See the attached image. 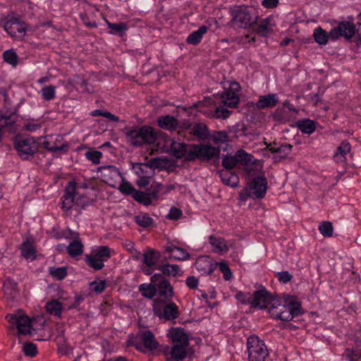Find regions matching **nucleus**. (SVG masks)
<instances>
[{
  "instance_id": "nucleus-1",
  "label": "nucleus",
  "mask_w": 361,
  "mask_h": 361,
  "mask_svg": "<svg viewBox=\"0 0 361 361\" xmlns=\"http://www.w3.org/2000/svg\"><path fill=\"white\" fill-rule=\"evenodd\" d=\"M169 152L173 157L187 162H195L197 160L207 162L214 160L215 166L219 164L220 149L209 144H190L173 140Z\"/></svg>"
},
{
  "instance_id": "nucleus-2",
  "label": "nucleus",
  "mask_w": 361,
  "mask_h": 361,
  "mask_svg": "<svg viewBox=\"0 0 361 361\" xmlns=\"http://www.w3.org/2000/svg\"><path fill=\"white\" fill-rule=\"evenodd\" d=\"M355 26L353 23L350 21H341L338 26L331 29L328 34L321 27H317L314 30L313 37L317 43L320 45L326 44L329 38L336 40L340 37H343L345 39L350 40L355 36Z\"/></svg>"
},
{
  "instance_id": "nucleus-3",
  "label": "nucleus",
  "mask_w": 361,
  "mask_h": 361,
  "mask_svg": "<svg viewBox=\"0 0 361 361\" xmlns=\"http://www.w3.org/2000/svg\"><path fill=\"white\" fill-rule=\"evenodd\" d=\"M125 130L126 139L133 147L151 145L154 143L157 139V132L149 126H135Z\"/></svg>"
},
{
  "instance_id": "nucleus-4",
  "label": "nucleus",
  "mask_w": 361,
  "mask_h": 361,
  "mask_svg": "<svg viewBox=\"0 0 361 361\" xmlns=\"http://www.w3.org/2000/svg\"><path fill=\"white\" fill-rule=\"evenodd\" d=\"M230 13L232 25L242 29H252L259 20V16L245 6H234L231 8Z\"/></svg>"
},
{
  "instance_id": "nucleus-5",
  "label": "nucleus",
  "mask_w": 361,
  "mask_h": 361,
  "mask_svg": "<svg viewBox=\"0 0 361 361\" xmlns=\"http://www.w3.org/2000/svg\"><path fill=\"white\" fill-rule=\"evenodd\" d=\"M1 23L3 24L5 31L13 38H23L25 35L26 24L20 20L18 14L8 13L1 18Z\"/></svg>"
},
{
  "instance_id": "nucleus-6",
  "label": "nucleus",
  "mask_w": 361,
  "mask_h": 361,
  "mask_svg": "<svg viewBox=\"0 0 361 361\" xmlns=\"http://www.w3.org/2000/svg\"><path fill=\"white\" fill-rule=\"evenodd\" d=\"M249 361H265L268 350L263 341L255 335L250 336L247 341Z\"/></svg>"
},
{
  "instance_id": "nucleus-7",
  "label": "nucleus",
  "mask_w": 361,
  "mask_h": 361,
  "mask_svg": "<svg viewBox=\"0 0 361 361\" xmlns=\"http://www.w3.org/2000/svg\"><path fill=\"white\" fill-rule=\"evenodd\" d=\"M132 345H133L138 351L146 353L158 348L159 344L156 340L153 333L149 330H147L140 334V341H133L132 343Z\"/></svg>"
},
{
  "instance_id": "nucleus-8",
  "label": "nucleus",
  "mask_w": 361,
  "mask_h": 361,
  "mask_svg": "<svg viewBox=\"0 0 361 361\" xmlns=\"http://www.w3.org/2000/svg\"><path fill=\"white\" fill-rule=\"evenodd\" d=\"M15 148L23 159L33 157L37 151V145L32 137L18 138L15 141Z\"/></svg>"
},
{
  "instance_id": "nucleus-9",
  "label": "nucleus",
  "mask_w": 361,
  "mask_h": 361,
  "mask_svg": "<svg viewBox=\"0 0 361 361\" xmlns=\"http://www.w3.org/2000/svg\"><path fill=\"white\" fill-rule=\"evenodd\" d=\"M267 180L264 176L255 177L247 185L246 190L249 191L248 196L254 198H263L267 190Z\"/></svg>"
},
{
  "instance_id": "nucleus-10",
  "label": "nucleus",
  "mask_w": 361,
  "mask_h": 361,
  "mask_svg": "<svg viewBox=\"0 0 361 361\" xmlns=\"http://www.w3.org/2000/svg\"><path fill=\"white\" fill-rule=\"evenodd\" d=\"M240 90V85L237 82H230L229 88L221 95V102L229 108L235 107L240 101L237 94Z\"/></svg>"
},
{
  "instance_id": "nucleus-11",
  "label": "nucleus",
  "mask_w": 361,
  "mask_h": 361,
  "mask_svg": "<svg viewBox=\"0 0 361 361\" xmlns=\"http://www.w3.org/2000/svg\"><path fill=\"white\" fill-rule=\"evenodd\" d=\"M282 314L279 319L288 322L295 317H298L303 314L300 302L295 299L290 301H285V306L282 307Z\"/></svg>"
},
{
  "instance_id": "nucleus-12",
  "label": "nucleus",
  "mask_w": 361,
  "mask_h": 361,
  "mask_svg": "<svg viewBox=\"0 0 361 361\" xmlns=\"http://www.w3.org/2000/svg\"><path fill=\"white\" fill-rule=\"evenodd\" d=\"M274 297L265 289L255 290L252 295V307L267 309Z\"/></svg>"
},
{
  "instance_id": "nucleus-13",
  "label": "nucleus",
  "mask_w": 361,
  "mask_h": 361,
  "mask_svg": "<svg viewBox=\"0 0 361 361\" xmlns=\"http://www.w3.org/2000/svg\"><path fill=\"white\" fill-rule=\"evenodd\" d=\"M102 180L111 187H114L116 180L121 176L117 168L112 165L102 166L98 168Z\"/></svg>"
},
{
  "instance_id": "nucleus-14",
  "label": "nucleus",
  "mask_w": 361,
  "mask_h": 361,
  "mask_svg": "<svg viewBox=\"0 0 361 361\" xmlns=\"http://www.w3.org/2000/svg\"><path fill=\"white\" fill-rule=\"evenodd\" d=\"M195 267L202 274L211 275L216 269L217 262L208 257H200L195 262Z\"/></svg>"
},
{
  "instance_id": "nucleus-15",
  "label": "nucleus",
  "mask_w": 361,
  "mask_h": 361,
  "mask_svg": "<svg viewBox=\"0 0 361 361\" xmlns=\"http://www.w3.org/2000/svg\"><path fill=\"white\" fill-rule=\"evenodd\" d=\"M189 345L174 344L171 349V357L167 361H181L184 360L188 353Z\"/></svg>"
},
{
  "instance_id": "nucleus-16",
  "label": "nucleus",
  "mask_w": 361,
  "mask_h": 361,
  "mask_svg": "<svg viewBox=\"0 0 361 361\" xmlns=\"http://www.w3.org/2000/svg\"><path fill=\"white\" fill-rule=\"evenodd\" d=\"M168 336L174 344L190 345L189 336L181 328H173L169 331Z\"/></svg>"
},
{
  "instance_id": "nucleus-17",
  "label": "nucleus",
  "mask_w": 361,
  "mask_h": 361,
  "mask_svg": "<svg viewBox=\"0 0 361 361\" xmlns=\"http://www.w3.org/2000/svg\"><path fill=\"white\" fill-rule=\"evenodd\" d=\"M190 134L200 140H207L211 137L207 126L202 122L195 123Z\"/></svg>"
},
{
  "instance_id": "nucleus-18",
  "label": "nucleus",
  "mask_w": 361,
  "mask_h": 361,
  "mask_svg": "<svg viewBox=\"0 0 361 361\" xmlns=\"http://www.w3.org/2000/svg\"><path fill=\"white\" fill-rule=\"evenodd\" d=\"M271 21V18H266L259 21L257 20L255 26L252 27V30L258 35L266 37L269 33L272 32Z\"/></svg>"
},
{
  "instance_id": "nucleus-19",
  "label": "nucleus",
  "mask_w": 361,
  "mask_h": 361,
  "mask_svg": "<svg viewBox=\"0 0 361 361\" xmlns=\"http://www.w3.org/2000/svg\"><path fill=\"white\" fill-rule=\"evenodd\" d=\"M221 181L231 188H236L239 183V178L235 173L229 170H219L218 171Z\"/></svg>"
},
{
  "instance_id": "nucleus-20",
  "label": "nucleus",
  "mask_w": 361,
  "mask_h": 361,
  "mask_svg": "<svg viewBox=\"0 0 361 361\" xmlns=\"http://www.w3.org/2000/svg\"><path fill=\"white\" fill-rule=\"evenodd\" d=\"M157 123L160 128L170 131L177 130L179 126V121L175 117L170 115L159 117Z\"/></svg>"
},
{
  "instance_id": "nucleus-21",
  "label": "nucleus",
  "mask_w": 361,
  "mask_h": 361,
  "mask_svg": "<svg viewBox=\"0 0 361 361\" xmlns=\"http://www.w3.org/2000/svg\"><path fill=\"white\" fill-rule=\"evenodd\" d=\"M165 251L170 253V257L175 260H186L190 257L189 253L185 250L173 245L166 246Z\"/></svg>"
},
{
  "instance_id": "nucleus-22",
  "label": "nucleus",
  "mask_w": 361,
  "mask_h": 361,
  "mask_svg": "<svg viewBox=\"0 0 361 361\" xmlns=\"http://www.w3.org/2000/svg\"><path fill=\"white\" fill-rule=\"evenodd\" d=\"M277 102L276 94H269L267 96H260L256 106L258 109H270L274 107Z\"/></svg>"
},
{
  "instance_id": "nucleus-23",
  "label": "nucleus",
  "mask_w": 361,
  "mask_h": 361,
  "mask_svg": "<svg viewBox=\"0 0 361 361\" xmlns=\"http://www.w3.org/2000/svg\"><path fill=\"white\" fill-rule=\"evenodd\" d=\"M284 306L285 301L283 303L280 299L273 298L269 307L267 309L272 318L279 319L280 315L282 314V307Z\"/></svg>"
},
{
  "instance_id": "nucleus-24",
  "label": "nucleus",
  "mask_w": 361,
  "mask_h": 361,
  "mask_svg": "<svg viewBox=\"0 0 361 361\" xmlns=\"http://www.w3.org/2000/svg\"><path fill=\"white\" fill-rule=\"evenodd\" d=\"M21 255L27 260L32 261L36 258V250L33 243L27 239L20 246Z\"/></svg>"
},
{
  "instance_id": "nucleus-25",
  "label": "nucleus",
  "mask_w": 361,
  "mask_h": 361,
  "mask_svg": "<svg viewBox=\"0 0 361 361\" xmlns=\"http://www.w3.org/2000/svg\"><path fill=\"white\" fill-rule=\"evenodd\" d=\"M4 295L9 299H14L18 295V284L11 279H6L4 283Z\"/></svg>"
},
{
  "instance_id": "nucleus-26",
  "label": "nucleus",
  "mask_w": 361,
  "mask_h": 361,
  "mask_svg": "<svg viewBox=\"0 0 361 361\" xmlns=\"http://www.w3.org/2000/svg\"><path fill=\"white\" fill-rule=\"evenodd\" d=\"M234 156L237 164L244 166L253 165L256 161L251 154H248L243 149L238 150Z\"/></svg>"
},
{
  "instance_id": "nucleus-27",
  "label": "nucleus",
  "mask_w": 361,
  "mask_h": 361,
  "mask_svg": "<svg viewBox=\"0 0 361 361\" xmlns=\"http://www.w3.org/2000/svg\"><path fill=\"white\" fill-rule=\"evenodd\" d=\"M66 250L71 257L80 256L83 252V245L79 238L74 239L66 247Z\"/></svg>"
},
{
  "instance_id": "nucleus-28",
  "label": "nucleus",
  "mask_w": 361,
  "mask_h": 361,
  "mask_svg": "<svg viewBox=\"0 0 361 361\" xmlns=\"http://www.w3.org/2000/svg\"><path fill=\"white\" fill-rule=\"evenodd\" d=\"M160 252L150 249L143 254V263L148 267L154 266L160 258Z\"/></svg>"
},
{
  "instance_id": "nucleus-29",
  "label": "nucleus",
  "mask_w": 361,
  "mask_h": 361,
  "mask_svg": "<svg viewBox=\"0 0 361 361\" xmlns=\"http://www.w3.org/2000/svg\"><path fill=\"white\" fill-rule=\"evenodd\" d=\"M157 289L159 292V295L166 300H169L174 295L173 288L168 280L163 281L159 284Z\"/></svg>"
},
{
  "instance_id": "nucleus-30",
  "label": "nucleus",
  "mask_w": 361,
  "mask_h": 361,
  "mask_svg": "<svg viewBox=\"0 0 361 361\" xmlns=\"http://www.w3.org/2000/svg\"><path fill=\"white\" fill-rule=\"evenodd\" d=\"M208 27L205 25H202L196 31L192 32L187 38L186 42L189 44H197L200 42L203 35L207 32Z\"/></svg>"
},
{
  "instance_id": "nucleus-31",
  "label": "nucleus",
  "mask_w": 361,
  "mask_h": 361,
  "mask_svg": "<svg viewBox=\"0 0 361 361\" xmlns=\"http://www.w3.org/2000/svg\"><path fill=\"white\" fill-rule=\"evenodd\" d=\"M16 327L19 334L27 335L31 334V322L30 319L25 315L20 316V320Z\"/></svg>"
},
{
  "instance_id": "nucleus-32",
  "label": "nucleus",
  "mask_w": 361,
  "mask_h": 361,
  "mask_svg": "<svg viewBox=\"0 0 361 361\" xmlns=\"http://www.w3.org/2000/svg\"><path fill=\"white\" fill-rule=\"evenodd\" d=\"M298 128L303 133L312 134L316 129L315 123L310 119H302L297 122Z\"/></svg>"
},
{
  "instance_id": "nucleus-33",
  "label": "nucleus",
  "mask_w": 361,
  "mask_h": 361,
  "mask_svg": "<svg viewBox=\"0 0 361 361\" xmlns=\"http://www.w3.org/2000/svg\"><path fill=\"white\" fill-rule=\"evenodd\" d=\"M209 243L216 249V252H226L228 250L225 240L222 238L211 235L209 237Z\"/></svg>"
},
{
  "instance_id": "nucleus-34",
  "label": "nucleus",
  "mask_w": 361,
  "mask_h": 361,
  "mask_svg": "<svg viewBox=\"0 0 361 361\" xmlns=\"http://www.w3.org/2000/svg\"><path fill=\"white\" fill-rule=\"evenodd\" d=\"M163 313L164 318L167 320L175 319L179 316L178 308L174 302L166 305L164 308Z\"/></svg>"
},
{
  "instance_id": "nucleus-35",
  "label": "nucleus",
  "mask_w": 361,
  "mask_h": 361,
  "mask_svg": "<svg viewBox=\"0 0 361 361\" xmlns=\"http://www.w3.org/2000/svg\"><path fill=\"white\" fill-rule=\"evenodd\" d=\"M139 291L143 297L152 299L156 295L157 289L155 287V285L151 283H142L139 286Z\"/></svg>"
},
{
  "instance_id": "nucleus-36",
  "label": "nucleus",
  "mask_w": 361,
  "mask_h": 361,
  "mask_svg": "<svg viewBox=\"0 0 361 361\" xmlns=\"http://www.w3.org/2000/svg\"><path fill=\"white\" fill-rule=\"evenodd\" d=\"M46 310L49 314L59 317L61 314L62 305L57 300H52L47 303Z\"/></svg>"
},
{
  "instance_id": "nucleus-37",
  "label": "nucleus",
  "mask_w": 361,
  "mask_h": 361,
  "mask_svg": "<svg viewBox=\"0 0 361 361\" xmlns=\"http://www.w3.org/2000/svg\"><path fill=\"white\" fill-rule=\"evenodd\" d=\"M157 269L160 270L164 275L175 276L178 274L180 267L176 264H165L159 266Z\"/></svg>"
},
{
  "instance_id": "nucleus-38",
  "label": "nucleus",
  "mask_w": 361,
  "mask_h": 361,
  "mask_svg": "<svg viewBox=\"0 0 361 361\" xmlns=\"http://www.w3.org/2000/svg\"><path fill=\"white\" fill-rule=\"evenodd\" d=\"M169 163V159L166 157H155L151 159L147 163L143 165L151 169L162 168Z\"/></svg>"
},
{
  "instance_id": "nucleus-39",
  "label": "nucleus",
  "mask_w": 361,
  "mask_h": 361,
  "mask_svg": "<svg viewBox=\"0 0 361 361\" xmlns=\"http://www.w3.org/2000/svg\"><path fill=\"white\" fill-rule=\"evenodd\" d=\"M135 221L141 227L149 228L153 223V219L147 213H140L135 216Z\"/></svg>"
},
{
  "instance_id": "nucleus-40",
  "label": "nucleus",
  "mask_w": 361,
  "mask_h": 361,
  "mask_svg": "<svg viewBox=\"0 0 361 361\" xmlns=\"http://www.w3.org/2000/svg\"><path fill=\"white\" fill-rule=\"evenodd\" d=\"M85 261L90 267L94 270H101L104 267V262L93 255H87Z\"/></svg>"
},
{
  "instance_id": "nucleus-41",
  "label": "nucleus",
  "mask_w": 361,
  "mask_h": 361,
  "mask_svg": "<svg viewBox=\"0 0 361 361\" xmlns=\"http://www.w3.org/2000/svg\"><path fill=\"white\" fill-rule=\"evenodd\" d=\"M319 230L321 234L325 238H330L333 235L334 227L331 222L322 221L319 226Z\"/></svg>"
},
{
  "instance_id": "nucleus-42",
  "label": "nucleus",
  "mask_w": 361,
  "mask_h": 361,
  "mask_svg": "<svg viewBox=\"0 0 361 361\" xmlns=\"http://www.w3.org/2000/svg\"><path fill=\"white\" fill-rule=\"evenodd\" d=\"M93 255L104 262L110 258V249L107 246H100Z\"/></svg>"
},
{
  "instance_id": "nucleus-43",
  "label": "nucleus",
  "mask_w": 361,
  "mask_h": 361,
  "mask_svg": "<svg viewBox=\"0 0 361 361\" xmlns=\"http://www.w3.org/2000/svg\"><path fill=\"white\" fill-rule=\"evenodd\" d=\"M22 350L25 356L30 357H33L37 354V345L31 342L24 343Z\"/></svg>"
},
{
  "instance_id": "nucleus-44",
  "label": "nucleus",
  "mask_w": 361,
  "mask_h": 361,
  "mask_svg": "<svg viewBox=\"0 0 361 361\" xmlns=\"http://www.w3.org/2000/svg\"><path fill=\"white\" fill-rule=\"evenodd\" d=\"M3 58L6 62L12 65L13 66H16L18 63V55L12 49L5 51L3 54Z\"/></svg>"
},
{
  "instance_id": "nucleus-45",
  "label": "nucleus",
  "mask_w": 361,
  "mask_h": 361,
  "mask_svg": "<svg viewBox=\"0 0 361 361\" xmlns=\"http://www.w3.org/2000/svg\"><path fill=\"white\" fill-rule=\"evenodd\" d=\"M49 274L58 280H62L67 276L66 267H50Z\"/></svg>"
},
{
  "instance_id": "nucleus-46",
  "label": "nucleus",
  "mask_w": 361,
  "mask_h": 361,
  "mask_svg": "<svg viewBox=\"0 0 361 361\" xmlns=\"http://www.w3.org/2000/svg\"><path fill=\"white\" fill-rule=\"evenodd\" d=\"M132 197L135 200L145 205H149L151 202L150 198L147 197V193L142 191L135 190Z\"/></svg>"
},
{
  "instance_id": "nucleus-47",
  "label": "nucleus",
  "mask_w": 361,
  "mask_h": 361,
  "mask_svg": "<svg viewBox=\"0 0 361 361\" xmlns=\"http://www.w3.org/2000/svg\"><path fill=\"white\" fill-rule=\"evenodd\" d=\"M85 157L93 164H97L100 162L102 153L97 150H89L85 153Z\"/></svg>"
},
{
  "instance_id": "nucleus-48",
  "label": "nucleus",
  "mask_w": 361,
  "mask_h": 361,
  "mask_svg": "<svg viewBox=\"0 0 361 361\" xmlns=\"http://www.w3.org/2000/svg\"><path fill=\"white\" fill-rule=\"evenodd\" d=\"M221 162L224 169L229 171H231L237 164L235 156H225Z\"/></svg>"
},
{
  "instance_id": "nucleus-49",
  "label": "nucleus",
  "mask_w": 361,
  "mask_h": 361,
  "mask_svg": "<svg viewBox=\"0 0 361 361\" xmlns=\"http://www.w3.org/2000/svg\"><path fill=\"white\" fill-rule=\"evenodd\" d=\"M42 145L44 149H46L51 152H66L68 149V146L67 145H62L61 146H51L50 142L48 141H44Z\"/></svg>"
},
{
  "instance_id": "nucleus-50",
  "label": "nucleus",
  "mask_w": 361,
  "mask_h": 361,
  "mask_svg": "<svg viewBox=\"0 0 361 361\" xmlns=\"http://www.w3.org/2000/svg\"><path fill=\"white\" fill-rule=\"evenodd\" d=\"M219 266L220 271L224 274V279L226 281H228L231 279L232 276V272L228 267V264L225 261H221L220 262H217V267Z\"/></svg>"
},
{
  "instance_id": "nucleus-51",
  "label": "nucleus",
  "mask_w": 361,
  "mask_h": 361,
  "mask_svg": "<svg viewBox=\"0 0 361 361\" xmlns=\"http://www.w3.org/2000/svg\"><path fill=\"white\" fill-rule=\"evenodd\" d=\"M42 97L46 101H49L54 98L55 87L52 85L44 87L42 90Z\"/></svg>"
},
{
  "instance_id": "nucleus-52",
  "label": "nucleus",
  "mask_w": 361,
  "mask_h": 361,
  "mask_svg": "<svg viewBox=\"0 0 361 361\" xmlns=\"http://www.w3.org/2000/svg\"><path fill=\"white\" fill-rule=\"evenodd\" d=\"M108 27L111 29V33H122L127 30V26L124 23H108Z\"/></svg>"
},
{
  "instance_id": "nucleus-53",
  "label": "nucleus",
  "mask_w": 361,
  "mask_h": 361,
  "mask_svg": "<svg viewBox=\"0 0 361 361\" xmlns=\"http://www.w3.org/2000/svg\"><path fill=\"white\" fill-rule=\"evenodd\" d=\"M76 190V184L75 182H69L66 186L65 192L62 196L61 199L74 197Z\"/></svg>"
},
{
  "instance_id": "nucleus-54",
  "label": "nucleus",
  "mask_w": 361,
  "mask_h": 361,
  "mask_svg": "<svg viewBox=\"0 0 361 361\" xmlns=\"http://www.w3.org/2000/svg\"><path fill=\"white\" fill-rule=\"evenodd\" d=\"M212 137L215 144L224 143L228 140V135L225 131H215Z\"/></svg>"
},
{
  "instance_id": "nucleus-55",
  "label": "nucleus",
  "mask_w": 361,
  "mask_h": 361,
  "mask_svg": "<svg viewBox=\"0 0 361 361\" xmlns=\"http://www.w3.org/2000/svg\"><path fill=\"white\" fill-rule=\"evenodd\" d=\"M252 295L250 293H245L240 291L236 293L235 298L242 304L252 305Z\"/></svg>"
},
{
  "instance_id": "nucleus-56",
  "label": "nucleus",
  "mask_w": 361,
  "mask_h": 361,
  "mask_svg": "<svg viewBox=\"0 0 361 361\" xmlns=\"http://www.w3.org/2000/svg\"><path fill=\"white\" fill-rule=\"evenodd\" d=\"M286 114V112L284 109H277L273 114V118L275 121L285 123L288 120Z\"/></svg>"
},
{
  "instance_id": "nucleus-57",
  "label": "nucleus",
  "mask_w": 361,
  "mask_h": 361,
  "mask_svg": "<svg viewBox=\"0 0 361 361\" xmlns=\"http://www.w3.org/2000/svg\"><path fill=\"white\" fill-rule=\"evenodd\" d=\"M106 283L105 281H100L97 282L96 281L90 283V289L92 291H94L97 293H102L106 288Z\"/></svg>"
},
{
  "instance_id": "nucleus-58",
  "label": "nucleus",
  "mask_w": 361,
  "mask_h": 361,
  "mask_svg": "<svg viewBox=\"0 0 361 361\" xmlns=\"http://www.w3.org/2000/svg\"><path fill=\"white\" fill-rule=\"evenodd\" d=\"M350 144L348 141L344 140L337 147V151L336 153L343 155L345 157L346 154L350 152Z\"/></svg>"
},
{
  "instance_id": "nucleus-59",
  "label": "nucleus",
  "mask_w": 361,
  "mask_h": 361,
  "mask_svg": "<svg viewBox=\"0 0 361 361\" xmlns=\"http://www.w3.org/2000/svg\"><path fill=\"white\" fill-rule=\"evenodd\" d=\"M231 114V111L227 109L219 106H218L214 111V117L216 118H227Z\"/></svg>"
},
{
  "instance_id": "nucleus-60",
  "label": "nucleus",
  "mask_w": 361,
  "mask_h": 361,
  "mask_svg": "<svg viewBox=\"0 0 361 361\" xmlns=\"http://www.w3.org/2000/svg\"><path fill=\"white\" fill-rule=\"evenodd\" d=\"M119 190L122 193L128 195H133L135 191V188L129 182L123 183L121 185Z\"/></svg>"
},
{
  "instance_id": "nucleus-61",
  "label": "nucleus",
  "mask_w": 361,
  "mask_h": 361,
  "mask_svg": "<svg viewBox=\"0 0 361 361\" xmlns=\"http://www.w3.org/2000/svg\"><path fill=\"white\" fill-rule=\"evenodd\" d=\"M293 148V146L290 144L283 143L279 147V154H280L281 158L286 157L290 153Z\"/></svg>"
},
{
  "instance_id": "nucleus-62",
  "label": "nucleus",
  "mask_w": 361,
  "mask_h": 361,
  "mask_svg": "<svg viewBox=\"0 0 361 361\" xmlns=\"http://www.w3.org/2000/svg\"><path fill=\"white\" fill-rule=\"evenodd\" d=\"M182 211L176 207H171L166 217L171 220H178L182 216Z\"/></svg>"
},
{
  "instance_id": "nucleus-63",
  "label": "nucleus",
  "mask_w": 361,
  "mask_h": 361,
  "mask_svg": "<svg viewBox=\"0 0 361 361\" xmlns=\"http://www.w3.org/2000/svg\"><path fill=\"white\" fill-rule=\"evenodd\" d=\"M277 276L279 281L283 283H286L290 281L293 279V276L288 271H286L278 272Z\"/></svg>"
},
{
  "instance_id": "nucleus-64",
  "label": "nucleus",
  "mask_w": 361,
  "mask_h": 361,
  "mask_svg": "<svg viewBox=\"0 0 361 361\" xmlns=\"http://www.w3.org/2000/svg\"><path fill=\"white\" fill-rule=\"evenodd\" d=\"M192 126L193 124L190 121L184 119L179 122V126L178 127V129H179L178 133H180L183 130L191 131Z\"/></svg>"
}]
</instances>
